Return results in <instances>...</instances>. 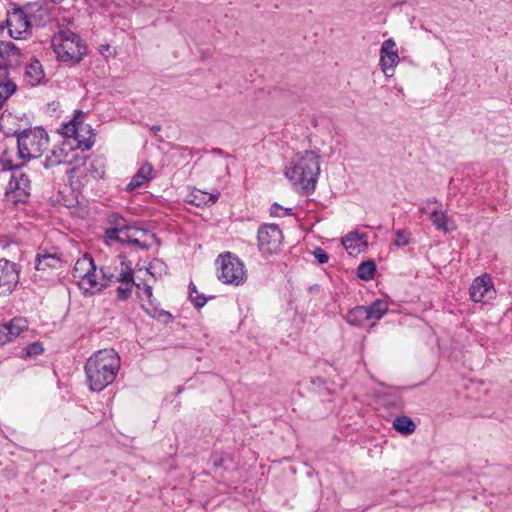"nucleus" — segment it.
Returning <instances> with one entry per match:
<instances>
[{
	"instance_id": "nucleus-14",
	"label": "nucleus",
	"mask_w": 512,
	"mask_h": 512,
	"mask_svg": "<svg viewBox=\"0 0 512 512\" xmlns=\"http://www.w3.org/2000/svg\"><path fill=\"white\" fill-rule=\"evenodd\" d=\"M27 329V321L23 318H13L7 323L0 324V347L13 341Z\"/></svg>"
},
{
	"instance_id": "nucleus-31",
	"label": "nucleus",
	"mask_w": 512,
	"mask_h": 512,
	"mask_svg": "<svg viewBox=\"0 0 512 512\" xmlns=\"http://www.w3.org/2000/svg\"><path fill=\"white\" fill-rule=\"evenodd\" d=\"M121 238H124V233H120L113 228H107L104 235V243L111 245L115 241L121 242Z\"/></svg>"
},
{
	"instance_id": "nucleus-45",
	"label": "nucleus",
	"mask_w": 512,
	"mask_h": 512,
	"mask_svg": "<svg viewBox=\"0 0 512 512\" xmlns=\"http://www.w3.org/2000/svg\"><path fill=\"white\" fill-rule=\"evenodd\" d=\"M151 130H152V131H154V132H158V131H160V130H161V126H159V125H154V126H152Z\"/></svg>"
},
{
	"instance_id": "nucleus-35",
	"label": "nucleus",
	"mask_w": 512,
	"mask_h": 512,
	"mask_svg": "<svg viewBox=\"0 0 512 512\" xmlns=\"http://www.w3.org/2000/svg\"><path fill=\"white\" fill-rule=\"evenodd\" d=\"M270 214L271 216L275 217H284L292 215V209L291 208H283L279 204L274 203L270 208Z\"/></svg>"
},
{
	"instance_id": "nucleus-40",
	"label": "nucleus",
	"mask_w": 512,
	"mask_h": 512,
	"mask_svg": "<svg viewBox=\"0 0 512 512\" xmlns=\"http://www.w3.org/2000/svg\"><path fill=\"white\" fill-rule=\"evenodd\" d=\"M99 52L104 55L106 58L114 56L115 51L114 49H111L109 45L101 46V49H99Z\"/></svg>"
},
{
	"instance_id": "nucleus-18",
	"label": "nucleus",
	"mask_w": 512,
	"mask_h": 512,
	"mask_svg": "<svg viewBox=\"0 0 512 512\" xmlns=\"http://www.w3.org/2000/svg\"><path fill=\"white\" fill-rule=\"evenodd\" d=\"M366 234L350 232L342 239V245L350 254H358L367 249Z\"/></svg>"
},
{
	"instance_id": "nucleus-33",
	"label": "nucleus",
	"mask_w": 512,
	"mask_h": 512,
	"mask_svg": "<svg viewBox=\"0 0 512 512\" xmlns=\"http://www.w3.org/2000/svg\"><path fill=\"white\" fill-rule=\"evenodd\" d=\"M43 346L40 342H33L23 348V353L27 357L37 356L43 353Z\"/></svg>"
},
{
	"instance_id": "nucleus-8",
	"label": "nucleus",
	"mask_w": 512,
	"mask_h": 512,
	"mask_svg": "<svg viewBox=\"0 0 512 512\" xmlns=\"http://www.w3.org/2000/svg\"><path fill=\"white\" fill-rule=\"evenodd\" d=\"M258 248L262 255L277 254L281 250L283 235L276 224L260 226L257 234Z\"/></svg>"
},
{
	"instance_id": "nucleus-24",
	"label": "nucleus",
	"mask_w": 512,
	"mask_h": 512,
	"mask_svg": "<svg viewBox=\"0 0 512 512\" xmlns=\"http://www.w3.org/2000/svg\"><path fill=\"white\" fill-rule=\"evenodd\" d=\"M106 220L110 225V228L116 229V231L120 233L131 230V227L128 226L126 219L116 212H109L106 215Z\"/></svg>"
},
{
	"instance_id": "nucleus-37",
	"label": "nucleus",
	"mask_w": 512,
	"mask_h": 512,
	"mask_svg": "<svg viewBox=\"0 0 512 512\" xmlns=\"http://www.w3.org/2000/svg\"><path fill=\"white\" fill-rule=\"evenodd\" d=\"M116 280L122 282L124 285H135L132 270L120 273L119 276L116 277ZM136 286L139 287L140 285L136 284Z\"/></svg>"
},
{
	"instance_id": "nucleus-19",
	"label": "nucleus",
	"mask_w": 512,
	"mask_h": 512,
	"mask_svg": "<svg viewBox=\"0 0 512 512\" xmlns=\"http://www.w3.org/2000/svg\"><path fill=\"white\" fill-rule=\"evenodd\" d=\"M153 167L150 163L143 164L133 175L130 182L126 186V190L131 192L152 179Z\"/></svg>"
},
{
	"instance_id": "nucleus-2",
	"label": "nucleus",
	"mask_w": 512,
	"mask_h": 512,
	"mask_svg": "<svg viewBox=\"0 0 512 512\" xmlns=\"http://www.w3.org/2000/svg\"><path fill=\"white\" fill-rule=\"evenodd\" d=\"M86 113L81 110H75L73 117L62 123L59 133L65 138H72L75 142L74 148L81 151H88L92 148L93 129L85 123Z\"/></svg>"
},
{
	"instance_id": "nucleus-7",
	"label": "nucleus",
	"mask_w": 512,
	"mask_h": 512,
	"mask_svg": "<svg viewBox=\"0 0 512 512\" xmlns=\"http://www.w3.org/2000/svg\"><path fill=\"white\" fill-rule=\"evenodd\" d=\"M120 365V357L114 349L98 350V392L115 380Z\"/></svg>"
},
{
	"instance_id": "nucleus-13",
	"label": "nucleus",
	"mask_w": 512,
	"mask_h": 512,
	"mask_svg": "<svg viewBox=\"0 0 512 512\" xmlns=\"http://www.w3.org/2000/svg\"><path fill=\"white\" fill-rule=\"evenodd\" d=\"M156 240L157 237L154 233L132 227L130 231L124 232V238H121L122 243L137 246L141 250H148L152 242H155Z\"/></svg>"
},
{
	"instance_id": "nucleus-38",
	"label": "nucleus",
	"mask_w": 512,
	"mask_h": 512,
	"mask_svg": "<svg viewBox=\"0 0 512 512\" xmlns=\"http://www.w3.org/2000/svg\"><path fill=\"white\" fill-rule=\"evenodd\" d=\"M313 255H314L315 259L318 261V263H320V264H325L329 260L328 253L320 247H316L314 249Z\"/></svg>"
},
{
	"instance_id": "nucleus-16",
	"label": "nucleus",
	"mask_w": 512,
	"mask_h": 512,
	"mask_svg": "<svg viewBox=\"0 0 512 512\" xmlns=\"http://www.w3.org/2000/svg\"><path fill=\"white\" fill-rule=\"evenodd\" d=\"M9 63L0 61V108L16 92L17 85L9 78Z\"/></svg>"
},
{
	"instance_id": "nucleus-41",
	"label": "nucleus",
	"mask_w": 512,
	"mask_h": 512,
	"mask_svg": "<svg viewBox=\"0 0 512 512\" xmlns=\"http://www.w3.org/2000/svg\"><path fill=\"white\" fill-rule=\"evenodd\" d=\"M0 129L3 130V133L6 137L16 136L18 138V134L21 132L20 130H12L10 128L8 130H4V126L2 124H0Z\"/></svg>"
},
{
	"instance_id": "nucleus-27",
	"label": "nucleus",
	"mask_w": 512,
	"mask_h": 512,
	"mask_svg": "<svg viewBox=\"0 0 512 512\" xmlns=\"http://www.w3.org/2000/svg\"><path fill=\"white\" fill-rule=\"evenodd\" d=\"M376 271V265L374 261L368 260L359 264L357 268V276L365 281L373 279Z\"/></svg>"
},
{
	"instance_id": "nucleus-26",
	"label": "nucleus",
	"mask_w": 512,
	"mask_h": 512,
	"mask_svg": "<svg viewBox=\"0 0 512 512\" xmlns=\"http://www.w3.org/2000/svg\"><path fill=\"white\" fill-rule=\"evenodd\" d=\"M84 370H85L86 379L88 382L89 389L92 392L96 391L95 382H94V376L96 375V354H92L88 358V360L84 366Z\"/></svg>"
},
{
	"instance_id": "nucleus-39",
	"label": "nucleus",
	"mask_w": 512,
	"mask_h": 512,
	"mask_svg": "<svg viewBox=\"0 0 512 512\" xmlns=\"http://www.w3.org/2000/svg\"><path fill=\"white\" fill-rule=\"evenodd\" d=\"M3 170L11 171L12 174L16 169H22L23 165L13 164L12 160L2 158L0 160Z\"/></svg>"
},
{
	"instance_id": "nucleus-29",
	"label": "nucleus",
	"mask_w": 512,
	"mask_h": 512,
	"mask_svg": "<svg viewBox=\"0 0 512 512\" xmlns=\"http://www.w3.org/2000/svg\"><path fill=\"white\" fill-rule=\"evenodd\" d=\"M218 197L219 193L208 194L203 191H198L194 195V199L191 202L194 203L196 206L214 204L218 200Z\"/></svg>"
},
{
	"instance_id": "nucleus-23",
	"label": "nucleus",
	"mask_w": 512,
	"mask_h": 512,
	"mask_svg": "<svg viewBox=\"0 0 512 512\" xmlns=\"http://www.w3.org/2000/svg\"><path fill=\"white\" fill-rule=\"evenodd\" d=\"M347 322L354 326H361L369 320L366 306L352 308L346 316Z\"/></svg>"
},
{
	"instance_id": "nucleus-44",
	"label": "nucleus",
	"mask_w": 512,
	"mask_h": 512,
	"mask_svg": "<svg viewBox=\"0 0 512 512\" xmlns=\"http://www.w3.org/2000/svg\"><path fill=\"white\" fill-rule=\"evenodd\" d=\"M163 263L159 260H155L153 263L150 264L149 270L156 268L157 266H162Z\"/></svg>"
},
{
	"instance_id": "nucleus-5",
	"label": "nucleus",
	"mask_w": 512,
	"mask_h": 512,
	"mask_svg": "<svg viewBox=\"0 0 512 512\" xmlns=\"http://www.w3.org/2000/svg\"><path fill=\"white\" fill-rule=\"evenodd\" d=\"M215 265L217 278L223 284L239 286L247 279L244 263L231 252L220 254L215 260Z\"/></svg>"
},
{
	"instance_id": "nucleus-28",
	"label": "nucleus",
	"mask_w": 512,
	"mask_h": 512,
	"mask_svg": "<svg viewBox=\"0 0 512 512\" xmlns=\"http://www.w3.org/2000/svg\"><path fill=\"white\" fill-rule=\"evenodd\" d=\"M65 158L66 154L64 153L63 149L52 150L51 154L48 155L44 161V167L49 169L58 166L66 161Z\"/></svg>"
},
{
	"instance_id": "nucleus-17",
	"label": "nucleus",
	"mask_w": 512,
	"mask_h": 512,
	"mask_svg": "<svg viewBox=\"0 0 512 512\" xmlns=\"http://www.w3.org/2000/svg\"><path fill=\"white\" fill-rule=\"evenodd\" d=\"M430 204H437V207L434 208L430 213V220L435 228L444 233H448L450 228L448 226V215L442 209V205L438 203L436 198H431L426 201V206L428 207Z\"/></svg>"
},
{
	"instance_id": "nucleus-46",
	"label": "nucleus",
	"mask_w": 512,
	"mask_h": 512,
	"mask_svg": "<svg viewBox=\"0 0 512 512\" xmlns=\"http://www.w3.org/2000/svg\"><path fill=\"white\" fill-rule=\"evenodd\" d=\"M163 314H164L165 316L169 317V318L171 317V314H170V313H168V312H165V311H164V312H163Z\"/></svg>"
},
{
	"instance_id": "nucleus-30",
	"label": "nucleus",
	"mask_w": 512,
	"mask_h": 512,
	"mask_svg": "<svg viewBox=\"0 0 512 512\" xmlns=\"http://www.w3.org/2000/svg\"><path fill=\"white\" fill-rule=\"evenodd\" d=\"M189 294L195 307L201 308L207 303V298L203 294H199L193 283L189 285Z\"/></svg>"
},
{
	"instance_id": "nucleus-3",
	"label": "nucleus",
	"mask_w": 512,
	"mask_h": 512,
	"mask_svg": "<svg viewBox=\"0 0 512 512\" xmlns=\"http://www.w3.org/2000/svg\"><path fill=\"white\" fill-rule=\"evenodd\" d=\"M52 46L60 61L79 62L86 54L81 38L69 29L61 30L52 39Z\"/></svg>"
},
{
	"instance_id": "nucleus-20",
	"label": "nucleus",
	"mask_w": 512,
	"mask_h": 512,
	"mask_svg": "<svg viewBox=\"0 0 512 512\" xmlns=\"http://www.w3.org/2000/svg\"><path fill=\"white\" fill-rule=\"evenodd\" d=\"M44 78V71L42 68V64L39 60H32L27 66L25 70V81L31 85L35 86L41 82Z\"/></svg>"
},
{
	"instance_id": "nucleus-25",
	"label": "nucleus",
	"mask_w": 512,
	"mask_h": 512,
	"mask_svg": "<svg viewBox=\"0 0 512 512\" xmlns=\"http://www.w3.org/2000/svg\"><path fill=\"white\" fill-rule=\"evenodd\" d=\"M393 428L404 435H409L415 431L414 422L407 416H398L393 421Z\"/></svg>"
},
{
	"instance_id": "nucleus-32",
	"label": "nucleus",
	"mask_w": 512,
	"mask_h": 512,
	"mask_svg": "<svg viewBox=\"0 0 512 512\" xmlns=\"http://www.w3.org/2000/svg\"><path fill=\"white\" fill-rule=\"evenodd\" d=\"M10 54L19 56L20 51L13 43H7L4 47H0V61L7 62L6 56Z\"/></svg>"
},
{
	"instance_id": "nucleus-12",
	"label": "nucleus",
	"mask_w": 512,
	"mask_h": 512,
	"mask_svg": "<svg viewBox=\"0 0 512 512\" xmlns=\"http://www.w3.org/2000/svg\"><path fill=\"white\" fill-rule=\"evenodd\" d=\"M6 24L9 35L14 39H21L30 27L27 15L20 8L8 13Z\"/></svg>"
},
{
	"instance_id": "nucleus-1",
	"label": "nucleus",
	"mask_w": 512,
	"mask_h": 512,
	"mask_svg": "<svg viewBox=\"0 0 512 512\" xmlns=\"http://www.w3.org/2000/svg\"><path fill=\"white\" fill-rule=\"evenodd\" d=\"M320 155L312 150L296 153L285 169L287 179L303 194L316 188L320 174Z\"/></svg>"
},
{
	"instance_id": "nucleus-4",
	"label": "nucleus",
	"mask_w": 512,
	"mask_h": 512,
	"mask_svg": "<svg viewBox=\"0 0 512 512\" xmlns=\"http://www.w3.org/2000/svg\"><path fill=\"white\" fill-rule=\"evenodd\" d=\"M49 137L42 127L24 129L18 134V156L21 159L40 157L47 149Z\"/></svg>"
},
{
	"instance_id": "nucleus-22",
	"label": "nucleus",
	"mask_w": 512,
	"mask_h": 512,
	"mask_svg": "<svg viewBox=\"0 0 512 512\" xmlns=\"http://www.w3.org/2000/svg\"><path fill=\"white\" fill-rule=\"evenodd\" d=\"M369 320L378 321L388 311L389 305L385 300L377 299L371 305L366 306Z\"/></svg>"
},
{
	"instance_id": "nucleus-21",
	"label": "nucleus",
	"mask_w": 512,
	"mask_h": 512,
	"mask_svg": "<svg viewBox=\"0 0 512 512\" xmlns=\"http://www.w3.org/2000/svg\"><path fill=\"white\" fill-rule=\"evenodd\" d=\"M61 264V259L56 254L38 253L35 259V269L38 271H45L48 268H58Z\"/></svg>"
},
{
	"instance_id": "nucleus-6",
	"label": "nucleus",
	"mask_w": 512,
	"mask_h": 512,
	"mask_svg": "<svg viewBox=\"0 0 512 512\" xmlns=\"http://www.w3.org/2000/svg\"><path fill=\"white\" fill-rule=\"evenodd\" d=\"M95 271L96 265L92 255L89 253H85L79 258L73 267L72 276L85 296H93L95 294Z\"/></svg>"
},
{
	"instance_id": "nucleus-9",
	"label": "nucleus",
	"mask_w": 512,
	"mask_h": 512,
	"mask_svg": "<svg viewBox=\"0 0 512 512\" xmlns=\"http://www.w3.org/2000/svg\"><path fill=\"white\" fill-rule=\"evenodd\" d=\"M31 181L22 169H16L11 174L10 181L6 187V197L14 204L25 203L30 195Z\"/></svg>"
},
{
	"instance_id": "nucleus-11",
	"label": "nucleus",
	"mask_w": 512,
	"mask_h": 512,
	"mask_svg": "<svg viewBox=\"0 0 512 512\" xmlns=\"http://www.w3.org/2000/svg\"><path fill=\"white\" fill-rule=\"evenodd\" d=\"M19 281L17 265L7 259H0V295L14 291Z\"/></svg>"
},
{
	"instance_id": "nucleus-15",
	"label": "nucleus",
	"mask_w": 512,
	"mask_h": 512,
	"mask_svg": "<svg viewBox=\"0 0 512 512\" xmlns=\"http://www.w3.org/2000/svg\"><path fill=\"white\" fill-rule=\"evenodd\" d=\"M493 293V283L488 274L476 277L469 289L470 298L474 302H482L485 297L491 298Z\"/></svg>"
},
{
	"instance_id": "nucleus-42",
	"label": "nucleus",
	"mask_w": 512,
	"mask_h": 512,
	"mask_svg": "<svg viewBox=\"0 0 512 512\" xmlns=\"http://www.w3.org/2000/svg\"><path fill=\"white\" fill-rule=\"evenodd\" d=\"M311 383L314 385V386H317V387H320L322 385L325 384V380L321 377H316V378H313L311 380Z\"/></svg>"
},
{
	"instance_id": "nucleus-36",
	"label": "nucleus",
	"mask_w": 512,
	"mask_h": 512,
	"mask_svg": "<svg viewBox=\"0 0 512 512\" xmlns=\"http://www.w3.org/2000/svg\"><path fill=\"white\" fill-rule=\"evenodd\" d=\"M133 286L134 285H124V284L119 286L117 288V290H116V293H117L116 297H117V299L120 300V301L127 300L130 297V295H131L132 287Z\"/></svg>"
},
{
	"instance_id": "nucleus-10",
	"label": "nucleus",
	"mask_w": 512,
	"mask_h": 512,
	"mask_svg": "<svg viewBox=\"0 0 512 512\" xmlns=\"http://www.w3.org/2000/svg\"><path fill=\"white\" fill-rule=\"evenodd\" d=\"M400 62L398 48L393 39L383 41L380 48V67L386 77H392L398 63Z\"/></svg>"
},
{
	"instance_id": "nucleus-47",
	"label": "nucleus",
	"mask_w": 512,
	"mask_h": 512,
	"mask_svg": "<svg viewBox=\"0 0 512 512\" xmlns=\"http://www.w3.org/2000/svg\"><path fill=\"white\" fill-rule=\"evenodd\" d=\"M422 213L426 212V208H421L420 210Z\"/></svg>"
},
{
	"instance_id": "nucleus-34",
	"label": "nucleus",
	"mask_w": 512,
	"mask_h": 512,
	"mask_svg": "<svg viewBox=\"0 0 512 512\" xmlns=\"http://www.w3.org/2000/svg\"><path fill=\"white\" fill-rule=\"evenodd\" d=\"M396 239L394 240V244L397 247H404L410 243V234L403 230L395 231Z\"/></svg>"
},
{
	"instance_id": "nucleus-43",
	"label": "nucleus",
	"mask_w": 512,
	"mask_h": 512,
	"mask_svg": "<svg viewBox=\"0 0 512 512\" xmlns=\"http://www.w3.org/2000/svg\"><path fill=\"white\" fill-rule=\"evenodd\" d=\"M144 293L147 298L151 299L152 297V287L150 285H144Z\"/></svg>"
}]
</instances>
